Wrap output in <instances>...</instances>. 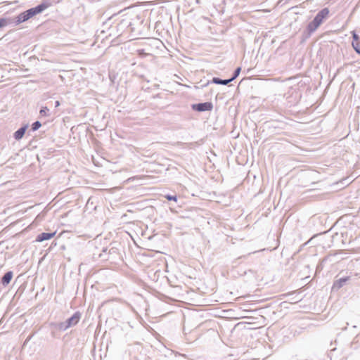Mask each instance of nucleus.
I'll list each match as a JSON object with an SVG mask.
<instances>
[{
    "label": "nucleus",
    "mask_w": 360,
    "mask_h": 360,
    "mask_svg": "<svg viewBox=\"0 0 360 360\" xmlns=\"http://www.w3.org/2000/svg\"><path fill=\"white\" fill-rule=\"evenodd\" d=\"M51 5V0H42L40 4L36 6L32 7L23 12H21L16 16L9 17L10 24L14 27L25 22L35 15L41 13Z\"/></svg>",
    "instance_id": "nucleus-1"
},
{
    "label": "nucleus",
    "mask_w": 360,
    "mask_h": 360,
    "mask_svg": "<svg viewBox=\"0 0 360 360\" xmlns=\"http://www.w3.org/2000/svg\"><path fill=\"white\" fill-rule=\"evenodd\" d=\"M82 318V313L79 311H77L73 314L68 318L65 321L61 322H51L50 326L60 331H65L68 329L75 327L78 324Z\"/></svg>",
    "instance_id": "nucleus-2"
},
{
    "label": "nucleus",
    "mask_w": 360,
    "mask_h": 360,
    "mask_svg": "<svg viewBox=\"0 0 360 360\" xmlns=\"http://www.w3.org/2000/svg\"><path fill=\"white\" fill-rule=\"evenodd\" d=\"M117 242H112L110 244V247L103 248L99 257L103 260L114 259L118 255V248Z\"/></svg>",
    "instance_id": "nucleus-3"
},
{
    "label": "nucleus",
    "mask_w": 360,
    "mask_h": 360,
    "mask_svg": "<svg viewBox=\"0 0 360 360\" xmlns=\"http://www.w3.org/2000/svg\"><path fill=\"white\" fill-rule=\"evenodd\" d=\"M320 26L321 25L318 22L317 20L313 18V20L307 24L305 30L302 32L301 35V42H304L310 38L312 34L314 33Z\"/></svg>",
    "instance_id": "nucleus-4"
},
{
    "label": "nucleus",
    "mask_w": 360,
    "mask_h": 360,
    "mask_svg": "<svg viewBox=\"0 0 360 360\" xmlns=\"http://www.w3.org/2000/svg\"><path fill=\"white\" fill-rule=\"evenodd\" d=\"M191 108L195 112H208L212 110L213 104L211 101L201 102L191 104Z\"/></svg>",
    "instance_id": "nucleus-5"
},
{
    "label": "nucleus",
    "mask_w": 360,
    "mask_h": 360,
    "mask_svg": "<svg viewBox=\"0 0 360 360\" xmlns=\"http://www.w3.org/2000/svg\"><path fill=\"white\" fill-rule=\"evenodd\" d=\"M337 253H334L328 254V255L324 257L321 260H320V262L317 264L316 272H321L327 262H329L331 264L338 262V260L335 259Z\"/></svg>",
    "instance_id": "nucleus-6"
},
{
    "label": "nucleus",
    "mask_w": 360,
    "mask_h": 360,
    "mask_svg": "<svg viewBox=\"0 0 360 360\" xmlns=\"http://www.w3.org/2000/svg\"><path fill=\"white\" fill-rule=\"evenodd\" d=\"M350 280V276H342L340 278H338L334 281L333 284L331 288V290L333 292H337L340 288H342L344 285L347 284V283Z\"/></svg>",
    "instance_id": "nucleus-7"
},
{
    "label": "nucleus",
    "mask_w": 360,
    "mask_h": 360,
    "mask_svg": "<svg viewBox=\"0 0 360 360\" xmlns=\"http://www.w3.org/2000/svg\"><path fill=\"white\" fill-rule=\"evenodd\" d=\"M330 11L328 8L325 7L320 10L316 15L314 17L315 20H317L318 22L321 25L329 17Z\"/></svg>",
    "instance_id": "nucleus-8"
},
{
    "label": "nucleus",
    "mask_w": 360,
    "mask_h": 360,
    "mask_svg": "<svg viewBox=\"0 0 360 360\" xmlns=\"http://www.w3.org/2000/svg\"><path fill=\"white\" fill-rule=\"evenodd\" d=\"M29 127V124H23L18 129H17L13 134V137L16 141L21 140L25 134L26 131Z\"/></svg>",
    "instance_id": "nucleus-9"
},
{
    "label": "nucleus",
    "mask_w": 360,
    "mask_h": 360,
    "mask_svg": "<svg viewBox=\"0 0 360 360\" xmlns=\"http://www.w3.org/2000/svg\"><path fill=\"white\" fill-rule=\"evenodd\" d=\"M231 82L229 79H223L219 77H214L212 79V80H210V81L209 80L207 82V83H205V84H202V87H206L211 83L215 84H220V85H228Z\"/></svg>",
    "instance_id": "nucleus-10"
},
{
    "label": "nucleus",
    "mask_w": 360,
    "mask_h": 360,
    "mask_svg": "<svg viewBox=\"0 0 360 360\" xmlns=\"http://www.w3.org/2000/svg\"><path fill=\"white\" fill-rule=\"evenodd\" d=\"M283 296L288 300L297 303L302 300V297H300V292L297 291H292L290 292L285 293Z\"/></svg>",
    "instance_id": "nucleus-11"
},
{
    "label": "nucleus",
    "mask_w": 360,
    "mask_h": 360,
    "mask_svg": "<svg viewBox=\"0 0 360 360\" xmlns=\"http://www.w3.org/2000/svg\"><path fill=\"white\" fill-rule=\"evenodd\" d=\"M56 231L53 232H42L37 235L36 238L37 242H43L51 239L56 235Z\"/></svg>",
    "instance_id": "nucleus-12"
},
{
    "label": "nucleus",
    "mask_w": 360,
    "mask_h": 360,
    "mask_svg": "<svg viewBox=\"0 0 360 360\" xmlns=\"http://www.w3.org/2000/svg\"><path fill=\"white\" fill-rule=\"evenodd\" d=\"M13 276V272L12 271H6L1 278V284L3 286H7L11 281Z\"/></svg>",
    "instance_id": "nucleus-13"
},
{
    "label": "nucleus",
    "mask_w": 360,
    "mask_h": 360,
    "mask_svg": "<svg viewBox=\"0 0 360 360\" xmlns=\"http://www.w3.org/2000/svg\"><path fill=\"white\" fill-rule=\"evenodd\" d=\"M300 98L301 95L298 92H295V95L292 93V96H288L287 99L288 100V103H290V105L291 106L297 104L299 102Z\"/></svg>",
    "instance_id": "nucleus-14"
},
{
    "label": "nucleus",
    "mask_w": 360,
    "mask_h": 360,
    "mask_svg": "<svg viewBox=\"0 0 360 360\" xmlns=\"http://www.w3.org/2000/svg\"><path fill=\"white\" fill-rule=\"evenodd\" d=\"M8 25H11L10 18H8V17L0 18V29L4 28Z\"/></svg>",
    "instance_id": "nucleus-15"
},
{
    "label": "nucleus",
    "mask_w": 360,
    "mask_h": 360,
    "mask_svg": "<svg viewBox=\"0 0 360 360\" xmlns=\"http://www.w3.org/2000/svg\"><path fill=\"white\" fill-rule=\"evenodd\" d=\"M39 115L41 117H49L50 110L46 106H42L39 110Z\"/></svg>",
    "instance_id": "nucleus-16"
},
{
    "label": "nucleus",
    "mask_w": 360,
    "mask_h": 360,
    "mask_svg": "<svg viewBox=\"0 0 360 360\" xmlns=\"http://www.w3.org/2000/svg\"><path fill=\"white\" fill-rule=\"evenodd\" d=\"M240 72H241V68L240 67L236 68L234 70V71L233 72L231 77L229 78L231 82L234 81L239 76Z\"/></svg>",
    "instance_id": "nucleus-17"
},
{
    "label": "nucleus",
    "mask_w": 360,
    "mask_h": 360,
    "mask_svg": "<svg viewBox=\"0 0 360 360\" xmlns=\"http://www.w3.org/2000/svg\"><path fill=\"white\" fill-rule=\"evenodd\" d=\"M41 127V123L39 121L37 120L32 124L30 131H35L38 130Z\"/></svg>",
    "instance_id": "nucleus-18"
},
{
    "label": "nucleus",
    "mask_w": 360,
    "mask_h": 360,
    "mask_svg": "<svg viewBox=\"0 0 360 360\" xmlns=\"http://www.w3.org/2000/svg\"><path fill=\"white\" fill-rule=\"evenodd\" d=\"M352 46L355 51V52L360 55V41L356 42H352Z\"/></svg>",
    "instance_id": "nucleus-19"
},
{
    "label": "nucleus",
    "mask_w": 360,
    "mask_h": 360,
    "mask_svg": "<svg viewBox=\"0 0 360 360\" xmlns=\"http://www.w3.org/2000/svg\"><path fill=\"white\" fill-rule=\"evenodd\" d=\"M352 37V42H356L360 41V37L356 33L355 30H353L351 32Z\"/></svg>",
    "instance_id": "nucleus-20"
},
{
    "label": "nucleus",
    "mask_w": 360,
    "mask_h": 360,
    "mask_svg": "<svg viewBox=\"0 0 360 360\" xmlns=\"http://www.w3.org/2000/svg\"><path fill=\"white\" fill-rule=\"evenodd\" d=\"M165 198L169 200V201H174L176 202L178 200L176 195H171V194H166L165 195Z\"/></svg>",
    "instance_id": "nucleus-21"
},
{
    "label": "nucleus",
    "mask_w": 360,
    "mask_h": 360,
    "mask_svg": "<svg viewBox=\"0 0 360 360\" xmlns=\"http://www.w3.org/2000/svg\"><path fill=\"white\" fill-rule=\"evenodd\" d=\"M112 16L108 18V20L104 22L102 25V26L104 27V28H109V29H112L113 27H112V25H110L108 24L109 21L112 19Z\"/></svg>",
    "instance_id": "nucleus-22"
},
{
    "label": "nucleus",
    "mask_w": 360,
    "mask_h": 360,
    "mask_svg": "<svg viewBox=\"0 0 360 360\" xmlns=\"http://www.w3.org/2000/svg\"><path fill=\"white\" fill-rule=\"evenodd\" d=\"M359 336H360V335H357L354 338V341H353V342L352 343V345H354L355 342H359Z\"/></svg>",
    "instance_id": "nucleus-23"
},
{
    "label": "nucleus",
    "mask_w": 360,
    "mask_h": 360,
    "mask_svg": "<svg viewBox=\"0 0 360 360\" xmlns=\"http://www.w3.org/2000/svg\"><path fill=\"white\" fill-rule=\"evenodd\" d=\"M60 103L59 101H55V103H54L55 108H57V107L60 106Z\"/></svg>",
    "instance_id": "nucleus-24"
},
{
    "label": "nucleus",
    "mask_w": 360,
    "mask_h": 360,
    "mask_svg": "<svg viewBox=\"0 0 360 360\" xmlns=\"http://www.w3.org/2000/svg\"><path fill=\"white\" fill-rule=\"evenodd\" d=\"M32 336H30L27 338L26 342L29 341L31 339Z\"/></svg>",
    "instance_id": "nucleus-25"
},
{
    "label": "nucleus",
    "mask_w": 360,
    "mask_h": 360,
    "mask_svg": "<svg viewBox=\"0 0 360 360\" xmlns=\"http://www.w3.org/2000/svg\"><path fill=\"white\" fill-rule=\"evenodd\" d=\"M342 330H347V327H345V328H342Z\"/></svg>",
    "instance_id": "nucleus-26"
},
{
    "label": "nucleus",
    "mask_w": 360,
    "mask_h": 360,
    "mask_svg": "<svg viewBox=\"0 0 360 360\" xmlns=\"http://www.w3.org/2000/svg\"><path fill=\"white\" fill-rule=\"evenodd\" d=\"M196 2H197V3H199V2H200V0H196Z\"/></svg>",
    "instance_id": "nucleus-27"
}]
</instances>
